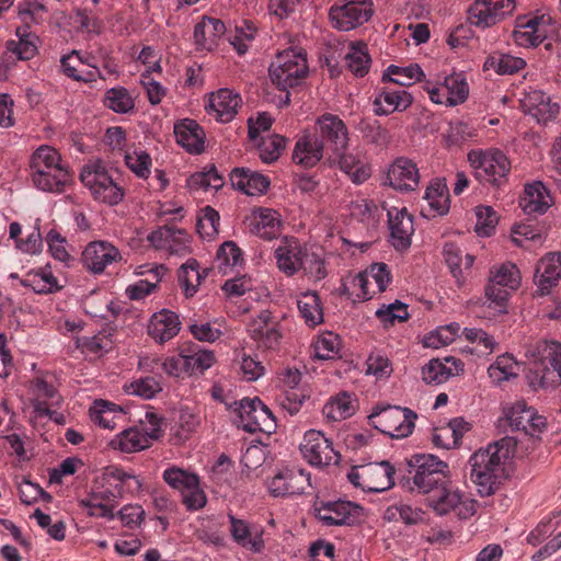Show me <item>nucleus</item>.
Segmentation results:
<instances>
[{"mask_svg":"<svg viewBox=\"0 0 561 561\" xmlns=\"http://www.w3.org/2000/svg\"><path fill=\"white\" fill-rule=\"evenodd\" d=\"M142 481L117 466H107L98 476L90 493L79 500V506L91 517L114 519V507L126 493L139 492Z\"/></svg>","mask_w":561,"mask_h":561,"instance_id":"nucleus-1","label":"nucleus"},{"mask_svg":"<svg viewBox=\"0 0 561 561\" xmlns=\"http://www.w3.org/2000/svg\"><path fill=\"white\" fill-rule=\"evenodd\" d=\"M513 443L506 437L489 444L485 448L471 455V480L477 484L482 496L493 494L505 477V463L513 455Z\"/></svg>","mask_w":561,"mask_h":561,"instance_id":"nucleus-2","label":"nucleus"},{"mask_svg":"<svg viewBox=\"0 0 561 561\" xmlns=\"http://www.w3.org/2000/svg\"><path fill=\"white\" fill-rule=\"evenodd\" d=\"M30 169L33 185L43 192L62 193L71 179L58 151L47 145L39 146L33 152Z\"/></svg>","mask_w":561,"mask_h":561,"instance_id":"nucleus-3","label":"nucleus"},{"mask_svg":"<svg viewBox=\"0 0 561 561\" xmlns=\"http://www.w3.org/2000/svg\"><path fill=\"white\" fill-rule=\"evenodd\" d=\"M80 180L96 201L114 206L124 198L123 186L113 179L101 160L85 163L81 169Z\"/></svg>","mask_w":561,"mask_h":561,"instance_id":"nucleus-4","label":"nucleus"},{"mask_svg":"<svg viewBox=\"0 0 561 561\" xmlns=\"http://www.w3.org/2000/svg\"><path fill=\"white\" fill-rule=\"evenodd\" d=\"M308 70L306 54L294 48L277 54L268 68L272 82L283 91L299 85Z\"/></svg>","mask_w":561,"mask_h":561,"instance_id":"nucleus-5","label":"nucleus"},{"mask_svg":"<svg viewBox=\"0 0 561 561\" xmlns=\"http://www.w3.org/2000/svg\"><path fill=\"white\" fill-rule=\"evenodd\" d=\"M520 280V272L512 262L491 270L489 283L485 286L488 307L497 313H505L511 293L519 287Z\"/></svg>","mask_w":561,"mask_h":561,"instance_id":"nucleus-6","label":"nucleus"},{"mask_svg":"<svg viewBox=\"0 0 561 561\" xmlns=\"http://www.w3.org/2000/svg\"><path fill=\"white\" fill-rule=\"evenodd\" d=\"M468 160L480 182L496 186L506 182L511 162L501 150L470 151Z\"/></svg>","mask_w":561,"mask_h":561,"instance_id":"nucleus-7","label":"nucleus"},{"mask_svg":"<svg viewBox=\"0 0 561 561\" xmlns=\"http://www.w3.org/2000/svg\"><path fill=\"white\" fill-rule=\"evenodd\" d=\"M413 468V484L422 494H426L448 479V465L431 454H416L409 460Z\"/></svg>","mask_w":561,"mask_h":561,"instance_id":"nucleus-8","label":"nucleus"},{"mask_svg":"<svg viewBox=\"0 0 561 561\" xmlns=\"http://www.w3.org/2000/svg\"><path fill=\"white\" fill-rule=\"evenodd\" d=\"M416 417V413L412 410L397 405L382 408L369 415L375 428L392 438L409 436L414 428Z\"/></svg>","mask_w":561,"mask_h":561,"instance_id":"nucleus-9","label":"nucleus"},{"mask_svg":"<svg viewBox=\"0 0 561 561\" xmlns=\"http://www.w3.org/2000/svg\"><path fill=\"white\" fill-rule=\"evenodd\" d=\"M237 404L239 426L245 432L270 434L275 430L276 424L272 412L259 398H244Z\"/></svg>","mask_w":561,"mask_h":561,"instance_id":"nucleus-10","label":"nucleus"},{"mask_svg":"<svg viewBox=\"0 0 561 561\" xmlns=\"http://www.w3.org/2000/svg\"><path fill=\"white\" fill-rule=\"evenodd\" d=\"M374 13L371 0H346L331 7L329 15L334 28L347 32L366 23Z\"/></svg>","mask_w":561,"mask_h":561,"instance_id":"nucleus-11","label":"nucleus"},{"mask_svg":"<svg viewBox=\"0 0 561 561\" xmlns=\"http://www.w3.org/2000/svg\"><path fill=\"white\" fill-rule=\"evenodd\" d=\"M299 448L311 466L324 467L340 462V454L334 449L332 440L320 431H307Z\"/></svg>","mask_w":561,"mask_h":561,"instance_id":"nucleus-12","label":"nucleus"},{"mask_svg":"<svg viewBox=\"0 0 561 561\" xmlns=\"http://www.w3.org/2000/svg\"><path fill=\"white\" fill-rule=\"evenodd\" d=\"M424 90L432 102L446 106L463 103L469 94V85L462 73H451L437 83L426 82Z\"/></svg>","mask_w":561,"mask_h":561,"instance_id":"nucleus-13","label":"nucleus"},{"mask_svg":"<svg viewBox=\"0 0 561 561\" xmlns=\"http://www.w3.org/2000/svg\"><path fill=\"white\" fill-rule=\"evenodd\" d=\"M274 497L299 495L310 485V474L298 468H280L266 482Z\"/></svg>","mask_w":561,"mask_h":561,"instance_id":"nucleus-14","label":"nucleus"},{"mask_svg":"<svg viewBox=\"0 0 561 561\" xmlns=\"http://www.w3.org/2000/svg\"><path fill=\"white\" fill-rule=\"evenodd\" d=\"M515 9L514 0H476L468 9V20L471 25L488 28Z\"/></svg>","mask_w":561,"mask_h":561,"instance_id":"nucleus-15","label":"nucleus"},{"mask_svg":"<svg viewBox=\"0 0 561 561\" xmlns=\"http://www.w3.org/2000/svg\"><path fill=\"white\" fill-rule=\"evenodd\" d=\"M425 502L437 515L444 516L459 506H465L466 513L459 512V516L468 517L473 514V505H466L460 491L451 485L448 479L442 485L435 486L425 494Z\"/></svg>","mask_w":561,"mask_h":561,"instance_id":"nucleus-16","label":"nucleus"},{"mask_svg":"<svg viewBox=\"0 0 561 561\" xmlns=\"http://www.w3.org/2000/svg\"><path fill=\"white\" fill-rule=\"evenodd\" d=\"M505 419L513 431L537 437L546 428V419L524 401H518L505 410Z\"/></svg>","mask_w":561,"mask_h":561,"instance_id":"nucleus-17","label":"nucleus"},{"mask_svg":"<svg viewBox=\"0 0 561 561\" xmlns=\"http://www.w3.org/2000/svg\"><path fill=\"white\" fill-rule=\"evenodd\" d=\"M420 170L409 158L399 157L388 167L385 184L399 192H412L419 187Z\"/></svg>","mask_w":561,"mask_h":561,"instance_id":"nucleus-18","label":"nucleus"},{"mask_svg":"<svg viewBox=\"0 0 561 561\" xmlns=\"http://www.w3.org/2000/svg\"><path fill=\"white\" fill-rule=\"evenodd\" d=\"M319 139L325 141L331 151H341L348 147V129L345 123L334 114L325 113L316 121Z\"/></svg>","mask_w":561,"mask_h":561,"instance_id":"nucleus-19","label":"nucleus"},{"mask_svg":"<svg viewBox=\"0 0 561 561\" xmlns=\"http://www.w3.org/2000/svg\"><path fill=\"white\" fill-rule=\"evenodd\" d=\"M247 221L250 232L264 240L278 238L283 230V217L272 208H254L247 217Z\"/></svg>","mask_w":561,"mask_h":561,"instance_id":"nucleus-20","label":"nucleus"},{"mask_svg":"<svg viewBox=\"0 0 561 561\" xmlns=\"http://www.w3.org/2000/svg\"><path fill=\"white\" fill-rule=\"evenodd\" d=\"M275 259L278 270L286 276H294L304 266L306 248L295 237H285L275 249Z\"/></svg>","mask_w":561,"mask_h":561,"instance_id":"nucleus-21","label":"nucleus"},{"mask_svg":"<svg viewBox=\"0 0 561 561\" xmlns=\"http://www.w3.org/2000/svg\"><path fill=\"white\" fill-rule=\"evenodd\" d=\"M362 507L347 501L328 502L316 508L317 518L324 526L352 525L359 517Z\"/></svg>","mask_w":561,"mask_h":561,"instance_id":"nucleus-22","label":"nucleus"},{"mask_svg":"<svg viewBox=\"0 0 561 561\" xmlns=\"http://www.w3.org/2000/svg\"><path fill=\"white\" fill-rule=\"evenodd\" d=\"M121 259L118 249L107 241L90 242L82 253L84 266L93 274L103 273L110 264Z\"/></svg>","mask_w":561,"mask_h":561,"instance_id":"nucleus-23","label":"nucleus"},{"mask_svg":"<svg viewBox=\"0 0 561 561\" xmlns=\"http://www.w3.org/2000/svg\"><path fill=\"white\" fill-rule=\"evenodd\" d=\"M228 518L231 537L238 546L250 550L252 553H261L264 550L263 527L251 525L233 515H228Z\"/></svg>","mask_w":561,"mask_h":561,"instance_id":"nucleus-24","label":"nucleus"},{"mask_svg":"<svg viewBox=\"0 0 561 561\" xmlns=\"http://www.w3.org/2000/svg\"><path fill=\"white\" fill-rule=\"evenodd\" d=\"M387 215L391 244L396 250H407L411 245V237L414 232L412 216L405 208L397 207L389 208Z\"/></svg>","mask_w":561,"mask_h":561,"instance_id":"nucleus-25","label":"nucleus"},{"mask_svg":"<svg viewBox=\"0 0 561 561\" xmlns=\"http://www.w3.org/2000/svg\"><path fill=\"white\" fill-rule=\"evenodd\" d=\"M523 111L534 117L539 124H547L557 118L559 105L552 103L549 95L542 91L533 90L520 99Z\"/></svg>","mask_w":561,"mask_h":561,"instance_id":"nucleus-26","label":"nucleus"},{"mask_svg":"<svg viewBox=\"0 0 561 561\" xmlns=\"http://www.w3.org/2000/svg\"><path fill=\"white\" fill-rule=\"evenodd\" d=\"M241 105V98L229 89H219L209 96V103L206 110L220 123L231 122L238 113Z\"/></svg>","mask_w":561,"mask_h":561,"instance_id":"nucleus-27","label":"nucleus"},{"mask_svg":"<svg viewBox=\"0 0 561 561\" xmlns=\"http://www.w3.org/2000/svg\"><path fill=\"white\" fill-rule=\"evenodd\" d=\"M561 277V254L549 252L540 259L534 276L535 284L541 295L548 294Z\"/></svg>","mask_w":561,"mask_h":561,"instance_id":"nucleus-28","label":"nucleus"},{"mask_svg":"<svg viewBox=\"0 0 561 561\" xmlns=\"http://www.w3.org/2000/svg\"><path fill=\"white\" fill-rule=\"evenodd\" d=\"M176 142L187 152L198 154L205 148V133L194 119L184 118L174 125Z\"/></svg>","mask_w":561,"mask_h":561,"instance_id":"nucleus-29","label":"nucleus"},{"mask_svg":"<svg viewBox=\"0 0 561 561\" xmlns=\"http://www.w3.org/2000/svg\"><path fill=\"white\" fill-rule=\"evenodd\" d=\"M462 369L463 364L455 357H445L443 360L434 358L422 367V379L428 385H440Z\"/></svg>","mask_w":561,"mask_h":561,"instance_id":"nucleus-30","label":"nucleus"},{"mask_svg":"<svg viewBox=\"0 0 561 561\" xmlns=\"http://www.w3.org/2000/svg\"><path fill=\"white\" fill-rule=\"evenodd\" d=\"M181 329V322L176 313L173 311L163 309L156 312L150 318L148 324V334L157 343H165L173 339Z\"/></svg>","mask_w":561,"mask_h":561,"instance_id":"nucleus-31","label":"nucleus"},{"mask_svg":"<svg viewBox=\"0 0 561 561\" xmlns=\"http://www.w3.org/2000/svg\"><path fill=\"white\" fill-rule=\"evenodd\" d=\"M323 144L317 135L304 134L295 144L293 161L304 168H313L323 157Z\"/></svg>","mask_w":561,"mask_h":561,"instance_id":"nucleus-32","label":"nucleus"},{"mask_svg":"<svg viewBox=\"0 0 561 561\" xmlns=\"http://www.w3.org/2000/svg\"><path fill=\"white\" fill-rule=\"evenodd\" d=\"M231 185L250 196L264 194L270 187V180L247 168H236L230 173Z\"/></svg>","mask_w":561,"mask_h":561,"instance_id":"nucleus-33","label":"nucleus"},{"mask_svg":"<svg viewBox=\"0 0 561 561\" xmlns=\"http://www.w3.org/2000/svg\"><path fill=\"white\" fill-rule=\"evenodd\" d=\"M424 199L427 208L422 209V214L427 218L444 216L449 211V192L446 183L440 179L433 180L426 187Z\"/></svg>","mask_w":561,"mask_h":561,"instance_id":"nucleus-34","label":"nucleus"},{"mask_svg":"<svg viewBox=\"0 0 561 561\" xmlns=\"http://www.w3.org/2000/svg\"><path fill=\"white\" fill-rule=\"evenodd\" d=\"M329 161L331 165H337L355 184H362L370 176V168L354 153H347L346 149L332 152L329 156Z\"/></svg>","mask_w":561,"mask_h":561,"instance_id":"nucleus-35","label":"nucleus"},{"mask_svg":"<svg viewBox=\"0 0 561 561\" xmlns=\"http://www.w3.org/2000/svg\"><path fill=\"white\" fill-rule=\"evenodd\" d=\"M412 102V95L402 88L396 90L385 89L376 95L374 111L379 116L388 115L396 111L407 110L411 106Z\"/></svg>","mask_w":561,"mask_h":561,"instance_id":"nucleus-36","label":"nucleus"},{"mask_svg":"<svg viewBox=\"0 0 561 561\" xmlns=\"http://www.w3.org/2000/svg\"><path fill=\"white\" fill-rule=\"evenodd\" d=\"M552 205V198L542 182L537 181L525 187V195L520 201V207L527 215H542Z\"/></svg>","mask_w":561,"mask_h":561,"instance_id":"nucleus-37","label":"nucleus"},{"mask_svg":"<svg viewBox=\"0 0 561 561\" xmlns=\"http://www.w3.org/2000/svg\"><path fill=\"white\" fill-rule=\"evenodd\" d=\"M394 468L389 461L365 465V491L379 493L394 484Z\"/></svg>","mask_w":561,"mask_h":561,"instance_id":"nucleus-38","label":"nucleus"},{"mask_svg":"<svg viewBox=\"0 0 561 561\" xmlns=\"http://www.w3.org/2000/svg\"><path fill=\"white\" fill-rule=\"evenodd\" d=\"M225 24L214 18L204 16L194 28V39L198 49L211 50L225 34Z\"/></svg>","mask_w":561,"mask_h":561,"instance_id":"nucleus-39","label":"nucleus"},{"mask_svg":"<svg viewBox=\"0 0 561 561\" xmlns=\"http://www.w3.org/2000/svg\"><path fill=\"white\" fill-rule=\"evenodd\" d=\"M108 446L113 450L126 454L138 453L150 447L146 436L136 426L119 432L110 440Z\"/></svg>","mask_w":561,"mask_h":561,"instance_id":"nucleus-40","label":"nucleus"},{"mask_svg":"<svg viewBox=\"0 0 561 561\" xmlns=\"http://www.w3.org/2000/svg\"><path fill=\"white\" fill-rule=\"evenodd\" d=\"M207 276V270H199V264L195 259L187 260L181 265L178 272L179 283L186 297H193L202 280Z\"/></svg>","mask_w":561,"mask_h":561,"instance_id":"nucleus-41","label":"nucleus"},{"mask_svg":"<svg viewBox=\"0 0 561 561\" xmlns=\"http://www.w3.org/2000/svg\"><path fill=\"white\" fill-rule=\"evenodd\" d=\"M90 417L101 427L113 430L116 427V420L124 417V411L115 403L96 400L90 408Z\"/></svg>","mask_w":561,"mask_h":561,"instance_id":"nucleus-42","label":"nucleus"},{"mask_svg":"<svg viewBox=\"0 0 561 561\" xmlns=\"http://www.w3.org/2000/svg\"><path fill=\"white\" fill-rule=\"evenodd\" d=\"M356 411V402L347 392H341L332 397L323 407V415L332 421H342L351 417Z\"/></svg>","mask_w":561,"mask_h":561,"instance_id":"nucleus-43","label":"nucleus"},{"mask_svg":"<svg viewBox=\"0 0 561 561\" xmlns=\"http://www.w3.org/2000/svg\"><path fill=\"white\" fill-rule=\"evenodd\" d=\"M22 285L32 288L36 294H49L60 289L58 279L54 276L49 265L28 272L22 280Z\"/></svg>","mask_w":561,"mask_h":561,"instance_id":"nucleus-44","label":"nucleus"},{"mask_svg":"<svg viewBox=\"0 0 561 561\" xmlns=\"http://www.w3.org/2000/svg\"><path fill=\"white\" fill-rule=\"evenodd\" d=\"M185 373L188 375L203 374L215 363V355L211 351L203 350L198 345H193L188 350H182Z\"/></svg>","mask_w":561,"mask_h":561,"instance_id":"nucleus-45","label":"nucleus"},{"mask_svg":"<svg viewBox=\"0 0 561 561\" xmlns=\"http://www.w3.org/2000/svg\"><path fill=\"white\" fill-rule=\"evenodd\" d=\"M18 41L11 39L7 43L8 50L18 56L19 59L28 60L33 58L37 51L38 37L30 32L27 26H20L15 31Z\"/></svg>","mask_w":561,"mask_h":561,"instance_id":"nucleus-46","label":"nucleus"},{"mask_svg":"<svg viewBox=\"0 0 561 561\" xmlns=\"http://www.w3.org/2000/svg\"><path fill=\"white\" fill-rule=\"evenodd\" d=\"M443 255L457 282L462 277L463 271L470 270L474 262L473 255L465 254L463 256L462 250L453 242H448L444 245Z\"/></svg>","mask_w":561,"mask_h":561,"instance_id":"nucleus-47","label":"nucleus"},{"mask_svg":"<svg viewBox=\"0 0 561 561\" xmlns=\"http://www.w3.org/2000/svg\"><path fill=\"white\" fill-rule=\"evenodd\" d=\"M345 61L350 71L356 77L366 76L371 64L367 44L363 42L352 43L345 55Z\"/></svg>","mask_w":561,"mask_h":561,"instance_id":"nucleus-48","label":"nucleus"},{"mask_svg":"<svg viewBox=\"0 0 561 561\" xmlns=\"http://www.w3.org/2000/svg\"><path fill=\"white\" fill-rule=\"evenodd\" d=\"M529 383L533 388L553 390L561 386V365H537L528 375Z\"/></svg>","mask_w":561,"mask_h":561,"instance_id":"nucleus-49","label":"nucleus"},{"mask_svg":"<svg viewBox=\"0 0 561 561\" xmlns=\"http://www.w3.org/2000/svg\"><path fill=\"white\" fill-rule=\"evenodd\" d=\"M537 365H561V343L558 341H539L527 351Z\"/></svg>","mask_w":561,"mask_h":561,"instance_id":"nucleus-50","label":"nucleus"},{"mask_svg":"<svg viewBox=\"0 0 561 561\" xmlns=\"http://www.w3.org/2000/svg\"><path fill=\"white\" fill-rule=\"evenodd\" d=\"M423 76L424 72L422 68L416 64L407 67L390 65L385 71L382 80L399 84L402 88L420 81Z\"/></svg>","mask_w":561,"mask_h":561,"instance_id":"nucleus-51","label":"nucleus"},{"mask_svg":"<svg viewBox=\"0 0 561 561\" xmlns=\"http://www.w3.org/2000/svg\"><path fill=\"white\" fill-rule=\"evenodd\" d=\"M301 318L309 327H316L323 321L321 301L316 293H306L297 300Z\"/></svg>","mask_w":561,"mask_h":561,"instance_id":"nucleus-52","label":"nucleus"},{"mask_svg":"<svg viewBox=\"0 0 561 561\" xmlns=\"http://www.w3.org/2000/svg\"><path fill=\"white\" fill-rule=\"evenodd\" d=\"M526 66L523 58L510 54L494 53L484 61V69H493L499 75H513Z\"/></svg>","mask_w":561,"mask_h":561,"instance_id":"nucleus-53","label":"nucleus"},{"mask_svg":"<svg viewBox=\"0 0 561 561\" xmlns=\"http://www.w3.org/2000/svg\"><path fill=\"white\" fill-rule=\"evenodd\" d=\"M383 516L389 522L401 520L405 525H415L424 522L425 512L421 507L400 502L387 507Z\"/></svg>","mask_w":561,"mask_h":561,"instance_id":"nucleus-54","label":"nucleus"},{"mask_svg":"<svg viewBox=\"0 0 561 561\" xmlns=\"http://www.w3.org/2000/svg\"><path fill=\"white\" fill-rule=\"evenodd\" d=\"M162 478L169 486L181 493L187 489L194 488L196 483H199L197 474L175 466L167 468L162 473Z\"/></svg>","mask_w":561,"mask_h":561,"instance_id":"nucleus-55","label":"nucleus"},{"mask_svg":"<svg viewBox=\"0 0 561 561\" xmlns=\"http://www.w3.org/2000/svg\"><path fill=\"white\" fill-rule=\"evenodd\" d=\"M517 362L508 354L497 356L496 360L488 368L489 377L495 383L507 381L517 377Z\"/></svg>","mask_w":561,"mask_h":561,"instance_id":"nucleus-56","label":"nucleus"},{"mask_svg":"<svg viewBox=\"0 0 561 561\" xmlns=\"http://www.w3.org/2000/svg\"><path fill=\"white\" fill-rule=\"evenodd\" d=\"M18 16L23 26L30 30L31 24L42 23L47 14L46 5L39 0H22L16 5Z\"/></svg>","mask_w":561,"mask_h":561,"instance_id":"nucleus-57","label":"nucleus"},{"mask_svg":"<svg viewBox=\"0 0 561 561\" xmlns=\"http://www.w3.org/2000/svg\"><path fill=\"white\" fill-rule=\"evenodd\" d=\"M104 104L115 113L125 114L135 106L134 99L124 87L111 88L104 96Z\"/></svg>","mask_w":561,"mask_h":561,"instance_id":"nucleus-58","label":"nucleus"},{"mask_svg":"<svg viewBox=\"0 0 561 561\" xmlns=\"http://www.w3.org/2000/svg\"><path fill=\"white\" fill-rule=\"evenodd\" d=\"M341 341L336 334L328 332L318 337L314 343V356L328 360L340 356Z\"/></svg>","mask_w":561,"mask_h":561,"instance_id":"nucleus-59","label":"nucleus"},{"mask_svg":"<svg viewBox=\"0 0 561 561\" xmlns=\"http://www.w3.org/2000/svg\"><path fill=\"white\" fill-rule=\"evenodd\" d=\"M477 222L476 232L480 237H490L499 222V217L491 206L480 205L474 209Z\"/></svg>","mask_w":561,"mask_h":561,"instance_id":"nucleus-60","label":"nucleus"},{"mask_svg":"<svg viewBox=\"0 0 561 561\" xmlns=\"http://www.w3.org/2000/svg\"><path fill=\"white\" fill-rule=\"evenodd\" d=\"M286 139L279 135H271L262 138L257 146L259 156L265 163H272L276 161L282 150L285 148Z\"/></svg>","mask_w":561,"mask_h":561,"instance_id":"nucleus-61","label":"nucleus"},{"mask_svg":"<svg viewBox=\"0 0 561 561\" xmlns=\"http://www.w3.org/2000/svg\"><path fill=\"white\" fill-rule=\"evenodd\" d=\"M375 314L385 325L393 324L396 321L402 322L409 318L408 305L396 300L389 305H382Z\"/></svg>","mask_w":561,"mask_h":561,"instance_id":"nucleus-62","label":"nucleus"},{"mask_svg":"<svg viewBox=\"0 0 561 561\" xmlns=\"http://www.w3.org/2000/svg\"><path fill=\"white\" fill-rule=\"evenodd\" d=\"M187 184L192 190H219L224 185V180L217 170L213 167L206 172H198L191 175L187 180Z\"/></svg>","mask_w":561,"mask_h":561,"instance_id":"nucleus-63","label":"nucleus"},{"mask_svg":"<svg viewBox=\"0 0 561 561\" xmlns=\"http://www.w3.org/2000/svg\"><path fill=\"white\" fill-rule=\"evenodd\" d=\"M219 220L218 211L210 206H206L197 219V232L202 238H214L218 233Z\"/></svg>","mask_w":561,"mask_h":561,"instance_id":"nucleus-64","label":"nucleus"}]
</instances>
